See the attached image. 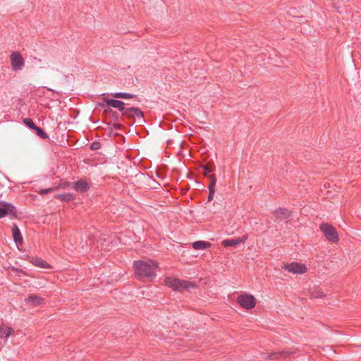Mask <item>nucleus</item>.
Returning a JSON list of instances; mask_svg holds the SVG:
<instances>
[{
  "label": "nucleus",
  "instance_id": "13",
  "mask_svg": "<svg viewBox=\"0 0 361 361\" xmlns=\"http://www.w3.org/2000/svg\"><path fill=\"white\" fill-rule=\"evenodd\" d=\"M14 333V330L6 325H0V338L6 339L9 336Z\"/></svg>",
  "mask_w": 361,
  "mask_h": 361
},
{
  "label": "nucleus",
  "instance_id": "18",
  "mask_svg": "<svg viewBox=\"0 0 361 361\" xmlns=\"http://www.w3.org/2000/svg\"><path fill=\"white\" fill-rule=\"evenodd\" d=\"M240 243V240H239L238 239V238L226 239L221 242V245L225 247H235L236 245H239Z\"/></svg>",
  "mask_w": 361,
  "mask_h": 361
},
{
  "label": "nucleus",
  "instance_id": "16",
  "mask_svg": "<svg viewBox=\"0 0 361 361\" xmlns=\"http://www.w3.org/2000/svg\"><path fill=\"white\" fill-rule=\"evenodd\" d=\"M211 246V243L206 241L198 240L192 243V247L195 250H203L209 248Z\"/></svg>",
  "mask_w": 361,
  "mask_h": 361
},
{
  "label": "nucleus",
  "instance_id": "24",
  "mask_svg": "<svg viewBox=\"0 0 361 361\" xmlns=\"http://www.w3.org/2000/svg\"><path fill=\"white\" fill-rule=\"evenodd\" d=\"M24 125L32 130H35L37 126L31 118H24Z\"/></svg>",
  "mask_w": 361,
  "mask_h": 361
},
{
  "label": "nucleus",
  "instance_id": "25",
  "mask_svg": "<svg viewBox=\"0 0 361 361\" xmlns=\"http://www.w3.org/2000/svg\"><path fill=\"white\" fill-rule=\"evenodd\" d=\"M27 63H30L32 66H39L42 63V60L39 59H37L36 57L34 58H29V60L27 61Z\"/></svg>",
  "mask_w": 361,
  "mask_h": 361
},
{
  "label": "nucleus",
  "instance_id": "2",
  "mask_svg": "<svg viewBox=\"0 0 361 361\" xmlns=\"http://www.w3.org/2000/svg\"><path fill=\"white\" fill-rule=\"evenodd\" d=\"M165 283L166 286L171 288L174 290L180 292L189 290L196 287V285L194 282L177 279L171 277L166 278Z\"/></svg>",
  "mask_w": 361,
  "mask_h": 361
},
{
  "label": "nucleus",
  "instance_id": "31",
  "mask_svg": "<svg viewBox=\"0 0 361 361\" xmlns=\"http://www.w3.org/2000/svg\"><path fill=\"white\" fill-rule=\"evenodd\" d=\"M214 193H210V192H209L208 200L211 201L214 198Z\"/></svg>",
  "mask_w": 361,
  "mask_h": 361
},
{
  "label": "nucleus",
  "instance_id": "28",
  "mask_svg": "<svg viewBox=\"0 0 361 361\" xmlns=\"http://www.w3.org/2000/svg\"><path fill=\"white\" fill-rule=\"evenodd\" d=\"M101 143L99 142H97V141H94L93 142L91 145H90V149L92 150H97V149H99L101 148Z\"/></svg>",
  "mask_w": 361,
  "mask_h": 361
},
{
  "label": "nucleus",
  "instance_id": "15",
  "mask_svg": "<svg viewBox=\"0 0 361 361\" xmlns=\"http://www.w3.org/2000/svg\"><path fill=\"white\" fill-rule=\"evenodd\" d=\"M274 216L280 219H286L290 216V212L284 208H279L274 212Z\"/></svg>",
  "mask_w": 361,
  "mask_h": 361
},
{
  "label": "nucleus",
  "instance_id": "7",
  "mask_svg": "<svg viewBox=\"0 0 361 361\" xmlns=\"http://www.w3.org/2000/svg\"><path fill=\"white\" fill-rule=\"evenodd\" d=\"M11 63L13 70L18 71L23 67V56L18 51H13L10 56Z\"/></svg>",
  "mask_w": 361,
  "mask_h": 361
},
{
  "label": "nucleus",
  "instance_id": "9",
  "mask_svg": "<svg viewBox=\"0 0 361 361\" xmlns=\"http://www.w3.org/2000/svg\"><path fill=\"white\" fill-rule=\"evenodd\" d=\"M44 300L37 295H31L29 297H27L26 299H25L24 302L27 305L31 306V307H37L44 303Z\"/></svg>",
  "mask_w": 361,
  "mask_h": 361
},
{
  "label": "nucleus",
  "instance_id": "6",
  "mask_svg": "<svg viewBox=\"0 0 361 361\" xmlns=\"http://www.w3.org/2000/svg\"><path fill=\"white\" fill-rule=\"evenodd\" d=\"M123 116L128 118H137L142 123L145 122L144 113L139 108L127 107Z\"/></svg>",
  "mask_w": 361,
  "mask_h": 361
},
{
  "label": "nucleus",
  "instance_id": "17",
  "mask_svg": "<svg viewBox=\"0 0 361 361\" xmlns=\"http://www.w3.org/2000/svg\"><path fill=\"white\" fill-rule=\"evenodd\" d=\"M13 207L6 202H0V218L6 216Z\"/></svg>",
  "mask_w": 361,
  "mask_h": 361
},
{
  "label": "nucleus",
  "instance_id": "22",
  "mask_svg": "<svg viewBox=\"0 0 361 361\" xmlns=\"http://www.w3.org/2000/svg\"><path fill=\"white\" fill-rule=\"evenodd\" d=\"M36 134L42 139H48L49 135L39 127H37L35 130Z\"/></svg>",
  "mask_w": 361,
  "mask_h": 361
},
{
  "label": "nucleus",
  "instance_id": "4",
  "mask_svg": "<svg viewBox=\"0 0 361 361\" xmlns=\"http://www.w3.org/2000/svg\"><path fill=\"white\" fill-rule=\"evenodd\" d=\"M237 302L240 305L247 310H251L255 307L256 305V299L252 295L242 294L237 298Z\"/></svg>",
  "mask_w": 361,
  "mask_h": 361
},
{
  "label": "nucleus",
  "instance_id": "29",
  "mask_svg": "<svg viewBox=\"0 0 361 361\" xmlns=\"http://www.w3.org/2000/svg\"><path fill=\"white\" fill-rule=\"evenodd\" d=\"M54 190V188H47V189H42L39 190V194L44 195H46L47 193H49V192H51Z\"/></svg>",
  "mask_w": 361,
  "mask_h": 361
},
{
  "label": "nucleus",
  "instance_id": "3",
  "mask_svg": "<svg viewBox=\"0 0 361 361\" xmlns=\"http://www.w3.org/2000/svg\"><path fill=\"white\" fill-rule=\"evenodd\" d=\"M320 229L323 232L327 240L332 243H337L339 240L338 234L334 227L326 223L320 225Z\"/></svg>",
  "mask_w": 361,
  "mask_h": 361
},
{
  "label": "nucleus",
  "instance_id": "21",
  "mask_svg": "<svg viewBox=\"0 0 361 361\" xmlns=\"http://www.w3.org/2000/svg\"><path fill=\"white\" fill-rule=\"evenodd\" d=\"M209 179H210V184L208 187L209 192H210V193H215V186H216V183L215 176L211 175L209 176Z\"/></svg>",
  "mask_w": 361,
  "mask_h": 361
},
{
  "label": "nucleus",
  "instance_id": "11",
  "mask_svg": "<svg viewBox=\"0 0 361 361\" xmlns=\"http://www.w3.org/2000/svg\"><path fill=\"white\" fill-rule=\"evenodd\" d=\"M73 188L77 192H85L88 190L90 185L86 180L80 179L74 183Z\"/></svg>",
  "mask_w": 361,
  "mask_h": 361
},
{
  "label": "nucleus",
  "instance_id": "19",
  "mask_svg": "<svg viewBox=\"0 0 361 361\" xmlns=\"http://www.w3.org/2000/svg\"><path fill=\"white\" fill-rule=\"evenodd\" d=\"M111 96L116 98H122V99H132L135 97V95L130 94V93H126V92H116L112 93Z\"/></svg>",
  "mask_w": 361,
  "mask_h": 361
},
{
  "label": "nucleus",
  "instance_id": "10",
  "mask_svg": "<svg viewBox=\"0 0 361 361\" xmlns=\"http://www.w3.org/2000/svg\"><path fill=\"white\" fill-rule=\"evenodd\" d=\"M106 106L108 107H114L119 109L121 111L122 115H124L125 111L126 110V107H125V103L122 101L117 99H109L106 101Z\"/></svg>",
  "mask_w": 361,
  "mask_h": 361
},
{
  "label": "nucleus",
  "instance_id": "14",
  "mask_svg": "<svg viewBox=\"0 0 361 361\" xmlns=\"http://www.w3.org/2000/svg\"><path fill=\"white\" fill-rule=\"evenodd\" d=\"M31 263L38 267L42 268V269H49L51 268V266L49 264H48L45 260L41 259V258H32L30 259Z\"/></svg>",
  "mask_w": 361,
  "mask_h": 361
},
{
  "label": "nucleus",
  "instance_id": "5",
  "mask_svg": "<svg viewBox=\"0 0 361 361\" xmlns=\"http://www.w3.org/2000/svg\"><path fill=\"white\" fill-rule=\"evenodd\" d=\"M283 269L293 274H302L307 271V267L304 264L292 262L284 265Z\"/></svg>",
  "mask_w": 361,
  "mask_h": 361
},
{
  "label": "nucleus",
  "instance_id": "26",
  "mask_svg": "<svg viewBox=\"0 0 361 361\" xmlns=\"http://www.w3.org/2000/svg\"><path fill=\"white\" fill-rule=\"evenodd\" d=\"M325 296V294L321 290H315L312 293V297L314 298H322Z\"/></svg>",
  "mask_w": 361,
  "mask_h": 361
},
{
  "label": "nucleus",
  "instance_id": "8",
  "mask_svg": "<svg viewBox=\"0 0 361 361\" xmlns=\"http://www.w3.org/2000/svg\"><path fill=\"white\" fill-rule=\"evenodd\" d=\"M296 352L295 349H290L288 350H281L277 352H273L268 355L264 356V358H269L271 360L279 359V358H286L290 355L295 354Z\"/></svg>",
  "mask_w": 361,
  "mask_h": 361
},
{
  "label": "nucleus",
  "instance_id": "20",
  "mask_svg": "<svg viewBox=\"0 0 361 361\" xmlns=\"http://www.w3.org/2000/svg\"><path fill=\"white\" fill-rule=\"evenodd\" d=\"M61 201L70 202L75 199V195L72 193L62 194L57 196Z\"/></svg>",
  "mask_w": 361,
  "mask_h": 361
},
{
  "label": "nucleus",
  "instance_id": "27",
  "mask_svg": "<svg viewBox=\"0 0 361 361\" xmlns=\"http://www.w3.org/2000/svg\"><path fill=\"white\" fill-rule=\"evenodd\" d=\"M202 174H203L204 176H207V177H209V176H211V175H209V173H210L211 172H212V171H213V170H212V169H209V167H207V166H202Z\"/></svg>",
  "mask_w": 361,
  "mask_h": 361
},
{
  "label": "nucleus",
  "instance_id": "12",
  "mask_svg": "<svg viewBox=\"0 0 361 361\" xmlns=\"http://www.w3.org/2000/svg\"><path fill=\"white\" fill-rule=\"evenodd\" d=\"M12 231L14 241L18 248L20 250V247L23 245L20 231L16 225H14Z\"/></svg>",
  "mask_w": 361,
  "mask_h": 361
},
{
  "label": "nucleus",
  "instance_id": "1",
  "mask_svg": "<svg viewBox=\"0 0 361 361\" xmlns=\"http://www.w3.org/2000/svg\"><path fill=\"white\" fill-rule=\"evenodd\" d=\"M133 267L136 278H149L152 279L157 276L158 264L152 260H138L134 262Z\"/></svg>",
  "mask_w": 361,
  "mask_h": 361
},
{
  "label": "nucleus",
  "instance_id": "23",
  "mask_svg": "<svg viewBox=\"0 0 361 361\" xmlns=\"http://www.w3.org/2000/svg\"><path fill=\"white\" fill-rule=\"evenodd\" d=\"M10 274L14 276L20 277L23 274V271L20 269L12 267L10 271Z\"/></svg>",
  "mask_w": 361,
  "mask_h": 361
},
{
  "label": "nucleus",
  "instance_id": "30",
  "mask_svg": "<svg viewBox=\"0 0 361 361\" xmlns=\"http://www.w3.org/2000/svg\"><path fill=\"white\" fill-rule=\"evenodd\" d=\"M238 239L239 240H240V243H244V242L247 239V235H243V236H242V237H239V238H238Z\"/></svg>",
  "mask_w": 361,
  "mask_h": 361
}]
</instances>
